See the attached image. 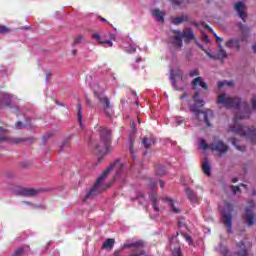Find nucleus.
I'll use <instances>...</instances> for the list:
<instances>
[{
    "mask_svg": "<svg viewBox=\"0 0 256 256\" xmlns=\"http://www.w3.org/2000/svg\"><path fill=\"white\" fill-rule=\"evenodd\" d=\"M249 117H251L250 110L246 111L243 115L237 114L235 116L236 122L229 126L228 131L230 133H234V135H238L239 137H245L246 141H248L250 145H256V127L237 123V121H241V119H249Z\"/></svg>",
    "mask_w": 256,
    "mask_h": 256,
    "instance_id": "nucleus-1",
    "label": "nucleus"
},
{
    "mask_svg": "<svg viewBox=\"0 0 256 256\" xmlns=\"http://www.w3.org/2000/svg\"><path fill=\"white\" fill-rule=\"evenodd\" d=\"M123 167L124 165L119 160H117L114 164H111L110 167L105 170L103 174L96 180L93 188L85 195L84 201H87V199H91V197H95V195H99V193H103V191L109 189V187H111V183L105 184V179H107V175H109V173H111L113 169L121 171Z\"/></svg>",
    "mask_w": 256,
    "mask_h": 256,
    "instance_id": "nucleus-2",
    "label": "nucleus"
},
{
    "mask_svg": "<svg viewBox=\"0 0 256 256\" xmlns=\"http://www.w3.org/2000/svg\"><path fill=\"white\" fill-rule=\"evenodd\" d=\"M99 135V141L94 144V153L103 157L111 153V131L105 127H100Z\"/></svg>",
    "mask_w": 256,
    "mask_h": 256,
    "instance_id": "nucleus-3",
    "label": "nucleus"
},
{
    "mask_svg": "<svg viewBox=\"0 0 256 256\" xmlns=\"http://www.w3.org/2000/svg\"><path fill=\"white\" fill-rule=\"evenodd\" d=\"M217 105L226 109H235L241 105V98L231 97L227 93H221L218 95Z\"/></svg>",
    "mask_w": 256,
    "mask_h": 256,
    "instance_id": "nucleus-4",
    "label": "nucleus"
},
{
    "mask_svg": "<svg viewBox=\"0 0 256 256\" xmlns=\"http://www.w3.org/2000/svg\"><path fill=\"white\" fill-rule=\"evenodd\" d=\"M183 37L188 41H191L195 39V34L191 28H186L182 34L180 31H176V35L172 37V43L174 47H177L178 49L183 47Z\"/></svg>",
    "mask_w": 256,
    "mask_h": 256,
    "instance_id": "nucleus-5",
    "label": "nucleus"
},
{
    "mask_svg": "<svg viewBox=\"0 0 256 256\" xmlns=\"http://www.w3.org/2000/svg\"><path fill=\"white\" fill-rule=\"evenodd\" d=\"M231 211H233V206L227 204L222 212V223L226 227L227 233H233V215Z\"/></svg>",
    "mask_w": 256,
    "mask_h": 256,
    "instance_id": "nucleus-6",
    "label": "nucleus"
},
{
    "mask_svg": "<svg viewBox=\"0 0 256 256\" xmlns=\"http://www.w3.org/2000/svg\"><path fill=\"white\" fill-rule=\"evenodd\" d=\"M151 201H152L153 209H154V211H156V213H159V202L160 201H166L174 213H181V210L179 209V207H177V204H175V202H173V200L163 199L157 195H152Z\"/></svg>",
    "mask_w": 256,
    "mask_h": 256,
    "instance_id": "nucleus-7",
    "label": "nucleus"
},
{
    "mask_svg": "<svg viewBox=\"0 0 256 256\" xmlns=\"http://www.w3.org/2000/svg\"><path fill=\"white\" fill-rule=\"evenodd\" d=\"M172 85L176 89V91H182L185 87V76H183V71L178 70V72L171 73Z\"/></svg>",
    "mask_w": 256,
    "mask_h": 256,
    "instance_id": "nucleus-8",
    "label": "nucleus"
},
{
    "mask_svg": "<svg viewBox=\"0 0 256 256\" xmlns=\"http://www.w3.org/2000/svg\"><path fill=\"white\" fill-rule=\"evenodd\" d=\"M253 209H255V202H253V200H249L248 207L246 208L243 216L245 223H247L249 227H253L255 225V215L253 214Z\"/></svg>",
    "mask_w": 256,
    "mask_h": 256,
    "instance_id": "nucleus-9",
    "label": "nucleus"
},
{
    "mask_svg": "<svg viewBox=\"0 0 256 256\" xmlns=\"http://www.w3.org/2000/svg\"><path fill=\"white\" fill-rule=\"evenodd\" d=\"M190 111L193 113V121L196 125H199V119L201 123H205L207 127H210L209 120L207 119V113L197 109V106H191Z\"/></svg>",
    "mask_w": 256,
    "mask_h": 256,
    "instance_id": "nucleus-10",
    "label": "nucleus"
},
{
    "mask_svg": "<svg viewBox=\"0 0 256 256\" xmlns=\"http://www.w3.org/2000/svg\"><path fill=\"white\" fill-rule=\"evenodd\" d=\"M220 251L224 256H249V254L247 253V248L245 247V243L243 242L237 244V250L234 255H231V253H229V250L222 246H220Z\"/></svg>",
    "mask_w": 256,
    "mask_h": 256,
    "instance_id": "nucleus-11",
    "label": "nucleus"
},
{
    "mask_svg": "<svg viewBox=\"0 0 256 256\" xmlns=\"http://www.w3.org/2000/svg\"><path fill=\"white\" fill-rule=\"evenodd\" d=\"M210 149L211 151H216L219 154V157H221L229 151V146H227L223 141H214L210 145Z\"/></svg>",
    "mask_w": 256,
    "mask_h": 256,
    "instance_id": "nucleus-12",
    "label": "nucleus"
},
{
    "mask_svg": "<svg viewBox=\"0 0 256 256\" xmlns=\"http://www.w3.org/2000/svg\"><path fill=\"white\" fill-rule=\"evenodd\" d=\"M234 11H236L237 16L244 23L247 21V17H248L247 6L243 2H237L234 5Z\"/></svg>",
    "mask_w": 256,
    "mask_h": 256,
    "instance_id": "nucleus-13",
    "label": "nucleus"
},
{
    "mask_svg": "<svg viewBox=\"0 0 256 256\" xmlns=\"http://www.w3.org/2000/svg\"><path fill=\"white\" fill-rule=\"evenodd\" d=\"M38 193H41V190L35 188H22L20 189V195L23 197H36Z\"/></svg>",
    "mask_w": 256,
    "mask_h": 256,
    "instance_id": "nucleus-14",
    "label": "nucleus"
},
{
    "mask_svg": "<svg viewBox=\"0 0 256 256\" xmlns=\"http://www.w3.org/2000/svg\"><path fill=\"white\" fill-rule=\"evenodd\" d=\"M192 86H193V89H197V87H201L205 91H207V89H209V86H207V83H205V80H203V77H196L192 81Z\"/></svg>",
    "mask_w": 256,
    "mask_h": 256,
    "instance_id": "nucleus-15",
    "label": "nucleus"
},
{
    "mask_svg": "<svg viewBox=\"0 0 256 256\" xmlns=\"http://www.w3.org/2000/svg\"><path fill=\"white\" fill-rule=\"evenodd\" d=\"M133 247L135 249H141V248L145 247V242H143V240H138V241L132 242V243H124L122 246V250L123 249H131Z\"/></svg>",
    "mask_w": 256,
    "mask_h": 256,
    "instance_id": "nucleus-16",
    "label": "nucleus"
},
{
    "mask_svg": "<svg viewBox=\"0 0 256 256\" xmlns=\"http://www.w3.org/2000/svg\"><path fill=\"white\" fill-rule=\"evenodd\" d=\"M206 55L212 59H227V52L223 49V46H219V50L214 56L209 52H206Z\"/></svg>",
    "mask_w": 256,
    "mask_h": 256,
    "instance_id": "nucleus-17",
    "label": "nucleus"
},
{
    "mask_svg": "<svg viewBox=\"0 0 256 256\" xmlns=\"http://www.w3.org/2000/svg\"><path fill=\"white\" fill-rule=\"evenodd\" d=\"M100 105L103 107L104 111L109 114V111H111V102L109 101V98L105 96L99 97Z\"/></svg>",
    "mask_w": 256,
    "mask_h": 256,
    "instance_id": "nucleus-18",
    "label": "nucleus"
},
{
    "mask_svg": "<svg viewBox=\"0 0 256 256\" xmlns=\"http://www.w3.org/2000/svg\"><path fill=\"white\" fill-rule=\"evenodd\" d=\"M152 15L158 23L165 22V12L164 11H160L159 9H154V10H152Z\"/></svg>",
    "mask_w": 256,
    "mask_h": 256,
    "instance_id": "nucleus-19",
    "label": "nucleus"
},
{
    "mask_svg": "<svg viewBox=\"0 0 256 256\" xmlns=\"http://www.w3.org/2000/svg\"><path fill=\"white\" fill-rule=\"evenodd\" d=\"M226 47L228 49H236V51H239L241 49V44L239 43L238 39H230L226 42Z\"/></svg>",
    "mask_w": 256,
    "mask_h": 256,
    "instance_id": "nucleus-20",
    "label": "nucleus"
},
{
    "mask_svg": "<svg viewBox=\"0 0 256 256\" xmlns=\"http://www.w3.org/2000/svg\"><path fill=\"white\" fill-rule=\"evenodd\" d=\"M11 103H13V96L7 93L2 94V105L5 107H11Z\"/></svg>",
    "mask_w": 256,
    "mask_h": 256,
    "instance_id": "nucleus-21",
    "label": "nucleus"
},
{
    "mask_svg": "<svg viewBox=\"0 0 256 256\" xmlns=\"http://www.w3.org/2000/svg\"><path fill=\"white\" fill-rule=\"evenodd\" d=\"M186 194L188 195L189 201H191L192 203H197V201H199V196H197V194L191 189L187 188Z\"/></svg>",
    "mask_w": 256,
    "mask_h": 256,
    "instance_id": "nucleus-22",
    "label": "nucleus"
},
{
    "mask_svg": "<svg viewBox=\"0 0 256 256\" xmlns=\"http://www.w3.org/2000/svg\"><path fill=\"white\" fill-rule=\"evenodd\" d=\"M115 247V239L108 238L102 245V249H108L111 251Z\"/></svg>",
    "mask_w": 256,
    "mask_h": 256,
    "instance_id": "nucleus-23",
    "label": "nucleus"
},
{
    "mask_svg": "<svg viewBox=\"0 0 256 256\" xmlns=\"http://www.w3.org/2000/svg\"><path fill=\"white\" fill-rule=\"evenodd\" d=\"M235 84L233 83V81H227V80H224V81H219L217 83V87L218 89H223L225 87H233Z\"/></svg>",
    "mask_w": 256,
    "mask_h": 256,
    "instance_id": "nucleus-24",
    "label": "nucleus"
},
{
    "mask_svg": "<svg viewBox=\"0 0 256 256\" xmlns=\"http://www.w3.org/2000/svg\"><path fill=\"white\" fill-rule=\"evenodd\" d=\"M142 143L146 149H149L155 145V140L153 138H144Z\"/></svg>",
    "mask_w": 256,
    "mask_h": 256,
    "instance_id": "nucleus-25",
    "label": "nucleus"
},
{
    "mask_svg": "<svg viewBox=\"0 0 256 256\" xmlns=\"http://www.w3.org/2000/svg\"><path fill=\"white\" fill-rule=\"evenodd\" d=\"M202 171L204 175L209 177V175H211V165H209L207 162H204L202 165Z\"/></svg>",
    "mask_w": 256,
    "mask_h": 256,
    "instance_id": "nucleus-26",
    "label": "nucleus"
},
{
    "mask_svg": "<svg viewBox=\"0 0 256 256\" xmlns=\"http://www.w3.org/2000/svg\"><path fill=\"white\" fill-rule=\"evenodd\" d=\"M184 21H187V16L176 17L172 20V23L174 25H181V23H184Z\"/></svg>",
    "mask_w": 256,
    "mask_h": 256,
    "instance_id": "nucleus-27",
    "label": "nucleus"
},
{
    "mask_svg": "<svg viewBox=\"0 0 256 256\" xmlns=\"http://www.w3.org/2000/svg\"><path fill=\"white\" fill-rule=\"evenodd\" d=\"M77 111H78V123L83 125V112H81V104H77Z\"/></svg>",
    "mask_w": 256,
    "mask_h": 256,
    "instance_id": "nucleus-28",
    "label": "nucleus"
},
{
    "mask_svg": "<svg viewBox=\"0 0 256 256\" xmlns=\"http://www.w3.org/2000/svg\"><path fill=\"white\" fill-rule=\"evenodd\" d=\"M230 142L232 143V145H233L234 147H236L237 151H242V152H243V151H247V147L237 145V141H235L234 138L230 139Z\"/></svg>",
    "mask_w": 256,
    "mask_h": 256,
    "instance_id": "nucleus-29",
    "label": "nucleus"
},
{
    "mask_svg": "<svg viewBox=\"0 0 256 256\" xmlns=\"http://www.w3.org/2000/svg\"><path fill=\"white\" fill-rule=\"evenodd\" d=\"M194 101L196 105H198V107H203V105H205V102L203 101V99H199V93H196L194 95Z\"/></svg>",
    "mask_w": 256,
    "mask_h": 256,
    "instance_id": "nucleus-30",
    "label": "nucleus"
},
{
    "mask_svg": "<svg viewBox=\"0 0 256 256\" xmlns=\"http://www.w3.org/2000/svg\"><path fill=\"white\" fill-rule=\"evenodd\" d=\"M199 147L200 149H203V151H207V149H211V146H209V144H207V142H205V140L203 139H200Z\"/></svg>",
    "mask_w": 256,
    "mask_h": 256,
    "instance_id": "nucleus-31",
    "label": "nucleus"
},
{
    "mask_svg": "<svg viewBox=\"0 0 256 256\" xmlns=\"http://www.w3.org/2000/svg\"><path fill=\"white\" fill-rule=\"evenodd\" d=\"M238 26L242 32L243 37H245L247 35V33L249 32V27H247V26H245V24H241V23H239Z\"/></svg>",
    "mask_w": 256,
    "mask_h": 256,
    "instance_id": "nucleus-32",
    "label": "nucleus"
},
{
    "mask_svg": "<svg viewBox=\"0 0 256 256\" xmlns=\"http://www.w3.org/2000/svg\"><path fill=\"white\" fill-rule=\"evenodd\" d=\"M156 173L157 175H165V166H156Z\"/></svg>",
    "mask_w": 256,
    "mask_h": 256,
    "instance_id": "nucleus-33",
    "label": "nucleus"
},
{
    "mask_svg": "<svg viewBox=\"0 0 256 256\" xmlns=\"http://www.w3.org/2000/svg\"><path fill=\"white\" fill-rule=\"evenodd\" d=\"M172 256H183V254H181V247L178 246L172 249Z\"/></svg>",
    "mask_w": 256,
    "mask_h": 256,
    "instance_id": "nucleus-34",
    "label": "nucleus"
},
{
    "mask_svg": "<svg viewBox=\"0 0 256 256\" xmlns=\"http://www.w3.org/2000/svg\"><path fill=\"white\" fill-rule=\"evenodd\" d=\"M84 41V38L82 35H78L74 38L73 45H79L81 42Z\"/></svg>",
    "mask_w": 256,
    "mask_h": 256,
    "instance_id": "nucleus-35",
    "label": "nucleus"
},
{
    "mask_svg": "<svg viewBox=\"0 0 256 256\" xmlns=\"http://www.w3.org/2000/svg\"><path fill=\"white\" fill-rule=\"evenodd\" d=\"M231 191L233 195H237V193H241V188L239 186H231Z\"/></svg>",
    "mask_w": 256,
    "mask_h": 256,
    "instance_id": "nucleus-36",
    "label": "nucleus"
},
{
    "mask_svg": "<svg viewBox=\"0 0 256 256\" xmlns=\"http://www.w3.org/2000/svg\"><path fill=\"white\" fill-rule=\"evenodd\" d=\"M100 45H107L108 47H113V42L111 40H102L100 41Z\"/></svg>",
    "mask_w": 256,
    "mask_h": 256,
    "instance_id": "nucleus-37",
    "label": "nucleus"
},
{
    "mask_svg": "<svg viewBox=\"0 0 256 256\" xmlns=\"http://www.w3.org/2000/svg\"><path fill=\"white\" fill-rule=\"evenodd\" d=\"M25 253V250L23 248H19L18 250H16L14 252V254L12 256H21Z\"/></svg>",
    "mask_w": 256,
    "mask_h": 256,
    "instance_id": "nucleus-38",
    "label": "nucleus"
},
{
    "mask_svg": "<svg viewBox=\"0 0 256 256\" xmlns=\"http://www.w3.org/2000/svg\"><path fill=\"white\" fill-rule=\"evenodd\" d=\"M1 33L4 35L7 33H11V28H7L6 26H1Z\"/></svg>",
    "mask_w": 256,
    "mask_h": 256,
    "instance_id": "nucleus-39",
    "label": "nucleus"
},
{
    "mask_svg": "<svg viewBox=\"0 0 256 256\" xmlns=\"http://www.w3.org/2000/svg\"><path fill=\"white\" fill-rule=\"evenodd\" d=\"M199 75V70H191L189 72V77H198Z\"/></svg>",
    "mask_w": 256,
    "mask_h": 256,
    "instance_id": "nucleus-40",
    "label": "nucleus"
},
{
    "mask_svg": "<svg viewBox=\"0 0 256 256\" xmlns=\"http://www.w3.org/2000/svg\"><path fill=\"white\" fill-rule=\"evenodd\" d=\"M92 37L95 39V41H98V43H101V35H99V33H95L92 35Z\"/></svg>",
    "mask_w": 256,
    "mask_h": 256,
    "instance_id": "nucleus-41",
    "label": "nucleus"
},
{
    "mask_svg": "<svg viewBox=\"0 0 256 256\" xmlns=\"http://www.w3.org/2000/svg\"><path fill=\"white\" fill-rule=\"evenodd\" d=\"M184 239L189 243L192 244L193 240L191 239V236L187 235V234H183Z\"/></svg>",
    "mask_w": 256,
    "mask_h": 256,
    "instance_id": "nucleus-42",
    "label": "nucleus"
},
{
    "mask_svg": "<svg viewBox=\"0 0 256 256\" xmlns=\"http://www.w3.org/2000/svg\"><path fill=\"white\" fill-rule=\"evenodd\" d=\"M251 106H252V109H254V111H256V97H253L251 99Z\"/></svg>",
    "mask_w": 256,
    "mask_h": 256,
    "instance_id": "nucleus-43",
    "label": "nucleus"
},
{
    "mask_svg": "<svg viewBox=\"0 0 256 256\" xmlns=\"http://www.w3.org/2000/svg\"><path fill=\"white\" fill-rule=\"evenodd\" d=\"M92 89L94 90L95 93H99V91H101V89L99 88V84H94L92 86Z\"/></svg>",
    "mask_w": 256,
    "mask_h": 256,
    "instance_id": "nucleus-44",
    "label": "nucleus"
},
{
    "mask_svg": "<svg viewBox=\"0 0 256 256\" xmlns=\"http://www.w3.org/2000/svg\"><path fill=\"white\" fill-rule=\"evenodd\" d=\"M214 37L216 38V41H217L218 43H223V38L217 36L216 33H214Z\"/></svg>",
    "mask_w": 256,
    "mask_h": 256,
    "instance_id": "nucleus-45",
    "label": "nucleus"
},
{
    "mask_svg": "<svg viewBox=\"0 0 256 256\" xmlns=\"http://www.w3.org/2000/svg\"><path fill=\"white\" fill-rule=\"evenodd\" d=\"M202 39L205 43H209V36H207L206 34H203Z\"/></svg>",
    "mask_w": 256,
    "mask_h": 256,
    "instance_id": "nucleus-46",
    "label": "nucleus"
},
{
    "mask_svg": "<svg viewBox=\"0 0 256 256\" xmlns=\"http://www.w3.org/2000/svg\"><path fill=\"white\" fill-rule=\"evenodd\" d=\"M15 127H16V129H23V123L17 122Z\"/></svg>",
    "mask_w": 256,
    "mask_h": 256,
    "instance_id": "nucleus-47",
    "label": "nucleus"
},
{
    "mask_svg": "<svg viewBox=\"0 0 256 256\" xmlns=\"http://www.w3.org/2000/svg\"><path fill=\"white\" fill-rule=\"evenodd\" d=\"M173 5H181V0H171Z\"/></svg>",
    "mask_w": 256,
    "mask_h": 256,
    "instance_id": "nucleus-48",
    "label": "nucleus"
},
{
    "mask_svg": "<svg viewBox=\"0 0 256 256\" xmlns=\"http://www.w3.org/2000/svg\"><path fill=\"white\" fill-rule=\"evenodd\" d=\"M176 122H177V125H181V123H183V118H177Z\"/></svg>",
    "mask_w": 256,
    "mask_h": 256,
    "instance_id": "nucleus-49",
    "label": "nucleus"
},
{
    "mask_svg": "<svg viewBox=\"0 0 256 256\" xmlns=\"http://www.w3.org/2000/svg\"><path fill=\"white\" fill-rule=\"evenodd\" d=\"M100 21H102L103 23H107V19L103 18V17H99Z\"/></svg>",
    "mask_w": 256,
    "mask_h": 256,
    "instance_id": "nucleus-50",
    "label": "nucleus"
},
{
    "mask_svg": "<svg viewBox=\"0 0 256 256\" xmlns=\"http://www.w3.org/2000/svg\"><path fill=\"white\" fill-rule=\"evenodd\" d=\"M160 187L163 189V187H165V184L163 183V181H159Z\"/></svg>",
    "mask_w": 256,
    "mask_h": 256,
    "instance_id": "nucleus-51",
    "label": "nucleus"
},
{
    "mask_svg": "<svg viewBox=\"0 0 256 256\" xmlns=\"http://www.w3.org/2000/svg\"><path fill=\"white\" fill-rule=\"evenodd\" d=\"M252 49L256 52V43L252 46Z\"/></svg>",
    "mask_w": 256,
    "mask_h": 256,
    "instance_id": "nucleus-52",
    "label": "nucleus"
},
{
    "mask_svg": "<svg viewBox=\"0 0 256 256\" xmlns=\"http://www.w3.org/2000/svg\"><path fill=\"white\" fill-rule=\"evenodd\" d=\"M72 55H77V50H72Z\"/></svg>",
    "mask_w": 256,
    "mask_h": 256,
    "instance_id": "nucleus-53",
    "label": "nucleus"
},
{
    "mask_svg": "<svg viewBox=\"0 0 256 256\" xmlns=\"http://www.w3.org/2000/svg\"><path fill=\"white\" fill-rule=\"evenodd\" d=\"M178 225H179V227H183V222L179 221Z\"/></svg>",
    "mask_w": 256,
    "mask_h": 256,
    "instance_id": "nucleus-54",
    "label": "nucleus"
},
{
    "mask_svg": "<svg viewBox=\"0 0 256 256\" xmlns=\"http://www.w3.org/2000/svg\"><path fill=\"white\" fill-rule=\"evenodd\" d=\"M21 141H23V139H17L16 143H21Z\"/></svg>",
    "mask_w": 256,
    "mask_h": 256,
    "instance_id": "nucleus-55",
    "label": "nucleus"
},
{
    "mask_svg": "<svg viewBox=\"0 0 256 256\" xmlns=\"http://www.w3.org/2000/svg\"><path fill=\"white\" fill-rule=\"evenodd\" d=\"M232 183H237V178L232 179Z\"/></svg>",
    "mask_w": 256,
    "mask_h": 256,
    "instance_id": "nucleus-56",
    "label": "nucleus"
},
{
    "mask_svg": "<svg viewBox=\"0 0 256 256\" xmlns=\"http://www.w3.org/2000/svg\"><path fill=\"white\" fill-rule=\"evenodd\" d=\"M23 203H24V205H31L30 202H23Z\"/></svg>",
    "mask_w": 256,
    "mask_h": 256,
    "instance_id": "nucleus-57",
    "label": "nucleus"
},
{
    "mask_svg": "<svg viewBox=\"0 0 256 256\" xmlns=\"http://www.w3.org/2000/svg\"><path fill=\"white\" fill-rule=\"evenodd\" d=\"M133 52H135V49H132V50L129 51V53H133Z\"/></svg>",
    "mask_w": 256,
    "mask_h": 256,
    "instance_id": "nucleus-58",
    "label": "nucleus"
},
{
    "mask_svg": "<svg viewBox=\"0 0 256 256\" xmlns=\"http://www.w3.org/2000/svg\"><path fill=\"white\" fill-rule=\"evenodd\" d=\"M49 77H50V75H47V77H46V81H49Z\"/></svg>",
    "mask_w": 256,
    "mask_h": 256,
    "instance_id": "nucleus-59",
    "label": "nucleus"
},
{
    "mask_svg": "<svg viewBox=\"0 0 256 256\" xmlns=\"http://www.w3.org/2000/svg\"><path fill=\"white\" fill-rule=\"evenodd\" d=\"M131 153H133V148H130Z\"/></svg>",
    "mask_w": 256,
    "mask_h": 256,
    "instance_id": "nucleus-60",
    "label": "nucleus"
},
{
    "mask_svg": "<svg viewBox=\"0 0 256 256\" xmlns=\"http://www.w3.org/2000/svg\"><path fill=\"white\" fill-rule=\"evenodd\" d=\"M138 122L141 123V119L138 118Z\"/></svg>",
    "mask_w": 256,
    "mask_h": 256,
    "instance_id": "nucleus-61",
    "label": "nucleus"
},
{
    "mask_svg": "<svg viewBox=\"0 0 256 256\" xmlns=\"http://www.w3.org/2000/svg\"><path fill=\"white\" fill-rule=\"evenodd\" d=\"M241 187H245V185H244V184H241Z\"/></svg>",
    "mask_w": 256,
    "mask_h": 256,
    "instance_id": "nucleus-62",
    "label": "nucleus"
},
{
    "mask_svg": "<svg viewBox=\"0 0 256 256\" xmlns=\"http://www.w3.org/2000/svg\"><path fill=\"white\" fill-rule=\"evenodd\" d=\"M208 30H209V31H213V30H211V28H208Z\"/></svg>",
    "mask_w": 256,
    "mask_h": 256,
    "instance_id": "nucleus-63",
    "label": "nucleus"
},
{
    "mask_svg": "<svg viewBox=\"0 0 256 256\" xmlns=\"http://www.w3.org/2000/svg\"><path fill=\"white\" fill-rule=\"evenodd\" d=\"M0 33H1V26H0Z\"/></svg>",
    "mask_w": 256,
    "mask_h": 256,
    "instance_id": "nucleus-64",
    "label": "nucleus"
}]
</instances>
